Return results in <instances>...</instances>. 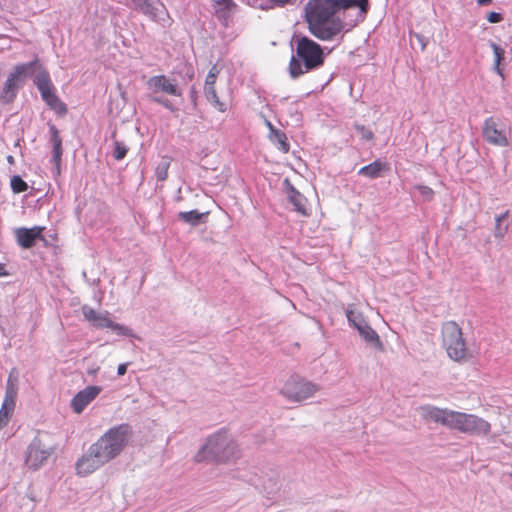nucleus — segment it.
I'll return each instance as SVG.
<instances>
[{
	"label": "nucleus",
	"instance_id": "f257e3e1",
	"mask_svg": "<svg viewBox=\"0 0 512 512\" xmlns=\"http://www.w3.org/2000/svg\"><path fill=\"white\" fill-rule=\"evenodd\" d=\"M368 10L369 0H310L305 18L313 36L331 41L362 22Z\"/></svg>",
	"mask_w": 512,
	"mask_h": 512
},
{
	"label": "nucleus",
	"instance_id": "f03ea898",
	"mask_svg": "<svg viewBox=\"0 0 512 512\" xmlns=\"http://www.w3.org/2000/svg\"><path fill=\"white\" fill-rule=\"evenodd\" d=\"M34 73H36L34 84L38 88L42 99L58 114H65L67 107L56 95L49 73L42 68L38 59L28 63L17 64L13 68L4 82L0 95L1 100L5 103L12 102L18 90L24 85L25 79Z\"/></svg>",
	"mask_w": 512,
	"mask_h": 512
},
{
	"label": "nucleus",
	"instance_id": "7ed1b4c3",
	"mask_svg": "<svg viewBox=\"0 0 512 512\" xmlns=\"http://www.w3.org/2000/svg\"><path fill=\"white\" fill-rule=\"evenodd\" d=\"M240 451L236 441L224 430L210 435L195 454L196 462L226 463L239 457Z\"/></svg>",
	"mask_w": 512,
	"mask_h": 512
},
{
	"label": "nucleus",
	"instance_id": "20e7f679",
	"mask_svg": "<svg viewBox=\"0 0 512 512\" xmlns=\"http://www.w3.org/2000/svg\"><path fill=\"white\" fill-rule=\"evenodd\" d=\"M296 54L291 57L289 72L292 78H297L313 69L320 67L324 62L321 46L306 36L295 39Z\"/></svg>",
	"mask_w": 512,
	"mask_h": 512
},
{
	"label": "nucleus",
	"instance_id": "39448f33",
	"mask_svg": "<svg viewBox=\"0 0 512 512\" xmlns=\"http://www.w3.org/2000/svg\"><path fill=\"white\" fill-rule=\"evenodd\" d=\"M132 435V428L128 424H119L107 430L91 446L98 457L105 463L115 459L125 448Z\"/></svg>",
	"mask_w": 512,
	"mask_h": 512
},
{
	"label": "nucleus",
	"instance_id": "423d86ee",
	"mask_svg": "<svg viewBox=\"0 0 512 512\" xmlns=\"http://www.w3.org/2000/svg\"><path fill=\"white\" fill-rule=\"evenodd\" d=\"M441 332L442 346L451 360L463 362L470 358L471 355L463 338L462 330L456 322H445Z\"/></svg>",
	"mask_w": 512,
	"mask_h": 512
},
{
	"label": "nucleus",
	"instance_id": "0eeeda50",
	"mask_svg": "<svg viewBox=\"0 0 512 512\" xmlns=\"http://www.w3.org/2000/svg\"><path fill=\"white\" fill-rule=\"evenodd\" d=\"M447 428L466 434L487 435L491 426L476 415L451 410Z\"/></svg>",
	"mask_w": 512,
	"mask_h": 512
},
{
	"label": "nucleus",
	"instance_id": "6e6552de",
	"mask_svg": "<svg viewBox=\"0 0 512 512\" xmlns=\"http://www.w3.org/2000/svg\"><path fill=\"white\" fill-rule=\"evenodd\" d=\"M319 390L318 384L299 376H291L285 382L281 393L291 401L300 402L313 397Z\"/></svg>",
	"mask_w": 512,
	"mask_h": 512
},
{
	"label": "nucleus",
	"instance_id": "1a4fd4ad",
	"mask_svg": "<svg viewBox=\"0 0 512 512\" xmlns=\"http://www.w3.org/2000/svg\"><path fill=\"white\" fill-rule=\"evenodd\" d=\"M84 318L96 328H109L118 336H134L133 330L129 327L116 323L110 318L108 311H96L88 305L82 307Z\"/></svg>",
	"mask_w": 512,
	"mask_h": 512
},
{
	"label": "nucleus",
	"instance_id": "9d476101",
	"mask_svg": "<svg viewBox=\"0 0 512 512\" xmlns=\"http://www.w3.org/2000/svg\"><path fill=\"white\" fill-rule=\"evenodd\" d=\"M52 453L53 448L37 436L27 448L25 463L30 469L37 470L48 460Z\"/></svg>",
	"mask_w": 512,
	"mask_h": 512
},
{
	"label": "nucleus",
	"instance_id": "9b49d317",
	"mask_svg": "<svg viewBox=\"0 0 512 512\" xmlns=\"http://www.w3.org/2000/svg\"><path fill=\"white\" fill-rule=\"evenodd\" d=\"M509 134L510 129L506 126H500L493 117L484 120L482 135L489 144L506 147L509 145Z\"/></svg>",
	"mask_w": 512,
	"mask_h": 512
},
{
	"label": "nucleus",
	"instance_id": "f8f14e48",
	"mask_svg": "<svg viewBox=\"0 0 512 512\" xmlns=\"http://www.w3.org/2000/svg\"><path fill=\"white\" fill-rule=\"evenodd\" d=\"M148 90L153 94L163 93L166 95L180 97L182 91L175 79H170L165 75H155L146 82Z\"/></svg>",
	"mask_w": 512,
	"mask_h": 512
},
{
	"label": "nucleus",
	"instance_id": "ddd939ff",
	"mask_svg": "<svg viewBox=\"0 0 512 512\" xmlns=\"http://www.w3.org/2000/svg\"><path fill=\"white\" fill-rule=\"evenodd\" d=\"M106 464L101 458L98 457L96 451L90 446L87 453L83 455L76 463L77 474L80 476H87L101 466Z\"/></svg>",
	"mask_w": 512,
	"mask_h": 512
},
{
	"label": "nucleus",
	"instance_id": "4468645a",
	"mask_svg": "<svg viewBox=\"0 0 512 512\" xmlns=\"http://www.w3.org/2000/svg\"><path fill=\"white\" fill-rule=\"evenodd\" d=\"M418 413L427 422H434L447 427L451 410L433 405H423L418 408Z\"/></svg>",
	"mask_w": 512,
	"mask_h": 512
},
{
	"label": "nucleus",
	"instance_id": "2eb2a0df",
	"mask_svg": "<svg viewBox=\"0 0 512 512\" xmlns=\"http://www.w3.org/2000/svg\"><path fill=\"white\" fill-rule=\"evenodd\" d=\"M99 386H87L83 390L79 391L71 400V407L77 414L83 412V410L98 396L101 392Z\"/></svg>",
	"mask_w": 512,
	"mask_h": 512
},
{
	"label": "nucleus",
	"instance_id": "dca6fc26",
	"mask_svg": "<svg viewBox=\"0 0 512 512\" xmlns=\"http://www.w3.org/2000/svg\"><path fill=\"white\" fill-rule=\"evenodd\" d=\"M43 230L44 228L40 226H34L32 228H16L14 230L16 242L24 249L31 248L35 244V241L41 238Z\"/></svg>",
	"mask_w": 512,
	"mask_h": 512
},
{
	"label": "nucleus",
	"instance_id": "f3484780",
	"mask_svg": "<svg viewBox=\"0 0 512 512\" xmlns=\"http://www.w3.org/2000/svg\"><path fill=\"white\" fill-rule=\"evenodd\" d=\"M284 185L286 186L288 201L293 205L294 210L302 216H309L310 211L306 197L296 190L288 179L284 180Z\"/></svg>",
	"mask_w": 512,
	"mask_h": 512
},
{
	"label": "nucleus",
	"instance_id": "a211bd4d",
	"mask_svg": "<svg viewBox=\"0 0 512 512\" xmlns=\"http://www.w3.org/2000/svg\"><path fill=\"white\" fill-rule=\"evenodd\" d=\"M20 372L16 367L9 371L5 386V395L3 401L16 405V399L19 389Z\"/></svg>",
	"mask_w": 512,
	"mask_h": 512
},
{
	"label": "nucleus",
	"instance_id": "6ab92c4d",
	"mask_svg": "<svg viewBox=\"0 0 512 512\" xmlns=\"http://www.w3.org/2000/svg\"><path fill=\"white\" fill-rule=\"evenodd\" d=\"M360 336L373 347L381 350L382 343L377 332L366 322L356 329Z\"/></svg>",
	"mask_w": 512,
	"mask_h": 512
},
{
	"label": "nucleus",
	"instance_id": "aec40b11",
	"mask_svg": "<svg viewBox=\"0 0 512 512\" xmlns=\"http://www.w3.org/2000/svg\"><path fill=\"white\" fill-rule=\"evenodd\" d=\"M384 169H386V164L379 160H375L374 162L360 168L358 174L370 179H375L380 176L381 171Z\"/></svg>",
	"mask_w": 512,
	"mask_h": 512
},
{
	"label": "nucleus",
	"instance_id": "412c9836",
	"mask_svg": "<svg viewBox=\"0 0 512 512\" xmlns=\"http://www.w3.org/2000/svg\"><path fill=\"white\" fill-rule=\"evenodd\" d=\"M345 313L348 323L355 329H357L358 327L362 326L367 322L363 314L356 309L354 304H349L345 310Z\"/></svg>",
	"mask_w": 512,
	"mask_h": 512
},
{
	"label": "nucleus",
	"instance_id": "4be33fe9",
	"mask_svg": "<svg viewBox=\"0 0 512 512\" xmlns=\"http://www.w3.org/2000/svg\"><path fill=\"white\" fill-rule=\"evenodd\" d=\"M204 94L207 101L218 111L225 112L227 110L226 105L221 102L217 96L215 85H204Z\"/></svg>",
	"mask_w": 512,
	"mask_h": 512
},
{
	"label": "nucleus",
	"instance_id": "5701e85b",
	"mask_svg": "<svg viewBox=\"0 0 512 512\" xmlns=\"http://www.w3.org/2000/svg\"><path fill=\"white\" fill-rule=\"evenodd\" d=\"M490 47L494 54L493 70L503 77L502 69L500 68L501 61L504 59L505 51L494 42H490Z\"/></svg>",
	"mask_w": 512,
	"mask_h": 512
},
{
	"label": "nucleus",
	"instance_id": "b1692460",
	"mask_svg": "<svg viewBox=\"0 0 512 512\" xmlns=\"http://www.w3.org/2000/svg\"><path fill=\"white\" fill-rule=\"evenodd\" d=\"M204 213H200L197 210H191L187 212H179L178 218L192 226H197L202 217H204Z\"/></svg>",
	"mask_w": 512,
	"mask_h": 512
},
{
	"label": "nucleus",
	"instance_id": "393cba45",
	"mask_svg": "<svg viewBox=\"0 0 512 512\" xmlns=\"http://www.w3.org/2000/svg\"><path fill=\"white\" fill-rule=\"evenodd\" d=\"M509 211H505L504 213L497 215L495 217V230L494 236L498 239H503L505 234L508 231V225H502V222L508 217Z\"/></svg>",
	"mask_w": 512,
	"mask_h": 512
},
{
	"label": "nucleus",
	"instance_id": "a878e982",
	"mask_svg": "<svg viewBox=\"0 0 512 512\" xmlns=\"http://www.w3.org/2000/svg\"><path fill=\"white\" fill-rule=\"evenodd\" d=\"M15 409V404L3 401L0 408V430L9 422L10 417Z\"/></svg>",
	"mask_w": 512,
	"mask_h": 512
},
{
	"label": "nucleus",
	"instance_id": "bb28decb",
	"mask_svg": "<svg viewBox=\"0 0 512 512\" xmlns=\"http://www.w3.org/2000/svg\"><path fill=\"white\" fill-rule=\"evenodd\" d=\"M269 137L273 143L278 145L281 151L285 153L289 151L290 146L287 143V138L283 132L280 130H273V134H270Z\"/></svg>",
	"mask_w": 512,
	"mask_h": 512
},
{
	"label": "nucleus",
	"instance_id": "cd10ccee",
	"mask_svg": "<svg viewBox=\"0 0 512 512\" xmlns=\"http://www.w3.org/2000/svg\"><path fill=\"white\" fill-rule=\"evenodd\" d=\"M170 161L167 157H163L155 168V177L158 181H165L168 176Z\"/></svg>",
	"mask_w": 512,
	"mask_h": 512
},
{
	"label": "nucleus",
	"instance_id": "c85d7f7f",
	"mask_svg": "<svg viewBox=\"0 0 512 512\" xmlns=\"http://www.w3.org/2000/svg\"><path fill=\"white\" fill-rule=\"evenodd\" d=\"M113 157L116 159V160H122L127 152H128V147L127 145L124 143V142H121L119 140H115L114 143H113Z\"/></svg>",
	"mask_w": 512,
	"mask_h": 512
},
{
	"label": "nucleus",
	"instance_id": "c756f323",
	"mask_svg": "<svg viewBox=\"0 0 512 512\" xmlns=\"http://www.w3.org/2000/svg\"><path fill=\"white\" fill-rule=\"evenodd\" d=\"M14 193L25 192L28 189L27 183L20 176H13L10 181Z\"/></svg>",
	"mask_w": 512,
	"mask_h": 512
},
{
	"label": "nucleus",
	"instance_id": "7c9ffc66",
	"mask_svg": "<svg viewBox=\"0 0 512 512\" xmlns=\"http://www.w3.org/2000/svg\"><path fill=\"white\" fill-rule=\"evenodd\" d=\"M415 189L419 192V194L423 197L424 200L429 201L433 198L434 191L430 187L418 185L415 186Z\"/></svg>",
	"mask_w": 512,
	"mask_h": 512
},
{
	"label": "nucleus",
	"instance_id": "2f4dec72",
	"mask_svg": "<svg viewBox=\"0 0 512 512\" xmlns=\"http://www.w3.org/2000/svg\"><path fill=\"white\" fill-rule=\"evenodd\" d=\"M49 131H50V135H51L52 146H61L62 140L59 136V132H58V129L56 128V126L50 125Z\"/></svg>",
	"mask_w": 512,
	"mask_h": 512
},
{
	"label": "nucleus",
	"instance_id": "473e14b6",
	"mask_svg": "<svg viewBox=\"0 0 512 512\" xmlns=\"http://www.w3.org/2000/svg\"><path fill=\"white\" fill-rule=\"evenodd\" d=\"M219 74V69L216 65H214L209 73L206 76L204 85H215L217 75Z\"/></svg>",
	"mask_w": 512,
	"mask_h": 512
},
{
	"label": "nucleus",
	"instance_id": "72a5a7b5",
	"mask_svg": "<svg viewBox=\"0 0 512 512\" xmlns=\"http://www.w3.org/2000/svg\"><path fill=\"white\" fill-rule=\"evenodd\" d=\"M355 129L357 130V132L359 133V135L361 136L362 139L367 140V141L373 139L372 131L370 129L366 128L365 126L355 125Z\"/></svg>",
	"mask_w": 512,
	"mask_h": 512
},
{
	"label": "nucleus",
	"instance_id": "f704fd0d",
	"mask_svg": "<svg viewBox=\"0 0 512 512\" xmlns=\"http://www.w3.org/2000/svg\"><path fill=\"white\" fill-rule=\"evenodd\" d=\"M152 100L160 105H162L163 107H165L166 109L174 112L176 110V108L174 107V105L171 103V101L167 100V99H164L162 97H159V96H153L152 97Z\"/></svg>",
	"mask_w": 512,
	"mask_h": 512
},
{
	"label": "nucleus",
	"instance_id": "c9c22d12",
	"mask_svg": "<svg viewBox=\"0 0 512 512\" xmlns=\"http://www.w3.org/2000/svg\"><path fill=\"white\" fill-rule=\"evenodd\" d=\"M269 486H264L263 489L266 491L267 495L270 496L274 494L278 490V483L275 479H269L268 480Z\"/></svg>",
	"mask_w": 512,
	"mask_h": 512
},
{
	"label": "nucleus",
	"instance_id": "e433bc0d",
	"mask_svg": "<svg viewBox=\"0 0 512 512\" xmlns=\"http://www.w3.org/2000/svg\"><path fill=\"white\" fill-rule=\"evenodd\" d=\"M61 157H62V145L61 146H53L52 160L55 162V164L57 166H59Z\"/></svg>",
	"mask_w": 512,
	"mask_h": 512
},
{
	"label": "nucleus",
	"instance_id": "4c0bfd02",
	"mask_svg": "<svg viewBox=\"0 0 512 512\" xmlns=\"http://www.w3.org/2000/svg\"><path fill=\"white\" fill-rule=\"evenodd\" d=\"M502 19V15L497 12H490L487 16V20L490 23H499L500 21H502Z\"/></svg>",
	"mask_w": 512,
	"mask_h": 512
},
{
	"label": "nucleus",
	"instance_id": "58836bf2",
	"mask_svg": "<svg viewBox=\"0 0 512 512\" xmlns=\"http://www.w3.org/2000/svg\"><path fill=\"white\" fill-rule=\"evenodd\" d=\"M128 365H129L128 363H121V364H119L118 368H117V374L119 376H123L126 373V371H127Z\"/></svg>",
	"mask_w": 512,
	"mask_h": 512
},
{
	"label": "nucleus",
	"instance_id": "ea45409f",
	"mask_svg": "<svg viewBox=\"0 0 512 512\" xmlns=\"http://www.w3.org/2000/svg\"><path fill=\"white\" fill-rule=\"evenodd\" d=\"M271 3L277 6H284L290 3L291 0H269Z\"/></svg>",
	"mask_w": 512,
	"mask_h": 512
},
{
	"label": "nucleus",
	"instance_id": "a19ab883",
	"mask_svg": "<svg viewBox=\"0 0 512 512\" xmlns=\"http://www.w3.org/2000/svg\"><path fill=\"white\" fill-rule=\"evenodd\" d=\"M222 4L227 10H231L233 7H235L233 0H225Z\"/></svg>",
	"mask_w": 512,
	"mask_h": 512
},
{
	"label": "nucleus",
	"instance_id": "79ce46f5",
	"mask_svg": "<svg viewBox=\"0 0 512 512\" xmlns=\"http://www.w3.org/2000/svg\"><path fill=\"white\" fill-rule=\"evenodd\" d=\"M8 273L6 271V267L4 264L0 263V277L7 276Z\"/></svg>",
	"mask_w": 512,
	"mask_h": 512
},
{
	"label": "nucleus",
	"instance_id": "37998d69",
	"mask_svg": "<svg viewBox=\"0 0 512 512\" xmlns=\"http://www.w3.org/2000/svg\"><path fill=\"white\" fill-rule=\"evenodd\" d=\"M267 128L270 130V134H273V130H277L270 121H266Z\"/></svg>",
	"mask_w": 512,
	"mask_h": 512
},
{
	"label": "nucleus",
	"instance_id": "c03bdc74",
	"mask_svg": "<svg viewBox=\"0 0 512 512\" xmlns=\"http://www.w3.org/2000/svg\"><path fill=\"white\" fill-rule=\"evenodd\" d=\"M489 2H491V0H477V3L479 5H485V4H488Z\"/></svg>",
	"mask_w": 512,
	"mask_h": 512
},
{
	"label": "nucleus",
	"instance_id": "a18cd8bd",
	"mask_svg": "<svg viewBox=\"0 0 512 512\" xmlns=\"http://www.w3.org/2000/svg\"><path fill=\"white\" fill-rule=\"evenodd\" d=\"M225 0H216L218 4H222Z\"/></svg>",
	"mask_w": 512,
	"mask_h": 512
}]
</instances>
